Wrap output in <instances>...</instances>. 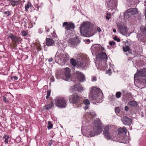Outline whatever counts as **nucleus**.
Masks as SVG:
<instances>
[{"label": "nucleus", "mask_w": 146, "mask_h": 146, "mask_svg": "<svg viewBox=\"0 0 146 146\" xmlns=\"http://www.w3.org/2000/svg\"><path fill=\"white\" fill-rule=\"evenodd\" d=\"M90 99L94 104L101 103L103 100V93L99 88L93 87L89 95Z\"/></svg>", "instance_id": "f257e3e1"}, {"label": "nucleus", "mask_w": 146, "mask_h": 146, "mask_svg": "<svg viewBox=\"0 0 146 146\" xmlns=\"http://www.w3.org/2000/svg\"><path fill=\"white\" fill-rule=\"evenodd\" d=\"M108 57L106 53L100 52L96 56V61L95 62L98 69H101L107 64Z\"/></svg>", "instance_id": "f03ea898"}, {"label": "nucleus", "mask_w": 146, "mask_h": 146, "mask_svg": "<svg viewBox=\"0 0 146 146\" xmlns=\"http://www.w3.org/2000/svg\"><path fill=\"white\" fill-rule=\"evenodd\" d=\"M102 125L101 122L100 121H96L95 122V127L94 128V132L91 131L90 132L89 135L92 137L102 133L104 127Z\"/></svg>", "instance_id": "7ed1b4c3"}, {"label": "nucleus", "mask_w": 146, "mask_h": 146, "mask_svg": "<svg viewBox=\"0 0 146 146\" xmlns=\"http://www.w3.org/2000/svg\"><path fill=\"white\" fill-rule=\"evenodd\" d=\"M140 79L144 84H146V68L141 69L138 72V73L135 74L134 79L137 78Z\"/></svg>", "instance_id": "20e7f679"}, {"label": "nucleus", "mask_w": 146, "mask_h": 146, "mask_svg": "<svg viewBox=\"0 0 146 146\" xmlns=\"http://www.w3.org/2000/svg\"><path fill=\"white\" fill-rule=\"evenodd\" d=\"M55 105L57 107L61 108H65L67 106V101L62 97H57L54 100Z\"/></svg>", "instance_id": "39448f33"}, {"label": "nucleus", "mask_w": 146, "mask_h": 146, "mask_svg": "<svg viewBox=\"0 0 146 146\" xmlns=\"http://www.w3.org/2000/svg\"><path fill=\"white\" fill-rule=\"evenodd\" d=\"M69 100L70 102L72 104H76V105L80 101H82V98L77 94L75 93L69 97Z\"/></svg>", "instance_id": "423d86ee"}, {"label": "nucleus", "mask_w": 146, "mask_h": 146, "mask_svg": "<svg viewBox=\"0 0 146 146\" xmlns=\"http://www.w3.org/2000/svg\"><path fill=\"white\" fill-rule=\"evenodd\" d=\"M90 24L89 22H86L82 23L80 27L81 33L88 34L90 30Z\"/></svg>", "instance_id": "0eeeda50"}, {"label": "nucleus", "mask_w": 146, "mask_h": 146, "mask_svg": "<svg viewBox=\"0 0 146 146\" xmlns=\"http://www.w3.org/2000/svg\"><path fill=\"white\" fill-rule=\"evenodd\" d=\"M106 6L109 8L111 9L116 7L117 5V0H106Z\"/></svg>", "instance_id": "6e6552de"}, {"label": "nucleus", "mask_w": 146, "mask_h": 146, "mask_svg": "<svg viewBox=\"0 0 146 146\" xmlns=\"http://www.w3.org/2000/svg\"><path fill=\"white\" fill-rule=\"evenodd\" d=\"M91 51L94 53H98L100 51H105V49L100 44H96L93 45L91 47Z\"/></svg>", "instance_id": "1a4fd4ad"}, {"label": "nucleus", "mask_w": 146, "mask_h": 146, "mask_svg": "<svg viewBox=\"0 0 146 146\" xmlns=\"http://www.w3.org/2000/svg\"><path fill=\"white\" fill-rule=\"evenodd\" d=\"M62 27H64L66 31H72L75 27V25L73 23L71 22H65L63 23Z\"/></svg>", "instance_id": "9d476101"}, {"label": "nucleus", "mask_w": 146, "mask_h": 146, "mask_svg": "<svg viewBox=\"0 0 146 146\" xmlns=\"http://www.w3.org/2000/svg\"><path fill=\"white\" fill-rule=\"evenodd\" d=\"M69 45L72 47H76L79 44L80 40L77 38L69 39L68 40Z\"/></svg>", "instance_id": "9b49d317"}, {"label": "nucleus", "mask_w": 146, "mask_h": 146, "mask_svg": "<svg viewBox=\"0 0 146 146\" xmlns=\"http://www.w3.org/2000/svg\"><path fill=\"white\" fill-rule=\"evenodd\" d=\"M8 37L11 38L13 42L15 44H19L22 41L21 37L16 36L11 33L8 34Z\"/></svg>", "instance_id": "f8f14e48"}, {"label": "nucleus", "mask_w": 146, "mask_h": 146, "mask_svg": "<svg viewBox=\"0 0 146 146\" xmlns=\"http://www.w3.org/2000/svg\"><path fill=\"white\" fill-rule=\"evenodd\" d=\"M109 126H106L104 128L103 134L104 137L106 139L110 140L111 139V137L109 131Z\"/></svg>", "instance_id": "ddd939ff"}, {"label": "nucleus", "mask_w": 146, "mask_h": 146, "mask_svg": "<svg viewBox=\"0 0 146 146\" xmlns=\"http://www.w3.org/2000/svg\"><path fill=\"white\" fill-rule=\"evenodd\" d=\"M115 140L117 142L124 143H126L128 142L127 137H125L124 135H120L119 136L117 135V139Z\"/></svg>", "instance_id": "4468645a"}, {"label": "nucleus", "mask_w": 146, "mask_h": 146, "mask_svg": "<svg viewBox=\"0 0 146 146\" xmlns=\"http://www.w3.org/2000/svg\"><path fill=\"white\" fill-rule=\"evenodd\" d=\"M76 75L77 78L79 81L83 82L85 80L84 76L81 72L76 71Z\"/></svg>", "instance_id": "2eb2a0df"}, {"label": "nucleus", "mask_w": 146, "mask_h": 146, "mask_svg": "<svg viewBox=\"0 0 146 146\" xmlns=\"http://www.w3.org/2000/svg\"><path fill=\"white\" fill-rule=\"evenodd\" d=\"M118 29L121 34L125 35H127L128 31L126 26L123 25L119 26L118 27Z\"/></svg>", "instance_id": "dca6fc26"}, {"label": "nucleus", "mask_w": 146, "mask_h": 146, "mask_svg": "<svg viewBox=\"0 0 146 146\" xmlns=\"http://www.w3.org/2000/svg\"><path fill=\"white\" fill-rule=\"evenodd\" d=\"M122 121L123 123L125 125H131L132 122L131 119L126 116L124 117L123 118Z\"/></svg>", "instance_id": "f3484780"}, {"label": "nucleus", "mask_w": 146, "mask_h": 146, "mask_svg": "<svg viewBox=\"0 0 146 146\" xmlns=\"http://www.w3.org/2000/svg\"><path fill=\"white\" fill-rule=\"evenodd\" d=\"M141 35L143 38L146 40V26H143L140 27Z\"/></svg>", "instance_id": "a211bd4d"}, {"label": "nucleus", "mask_w": 146, "mask_h": 146, "mask_svg": "<svg viewBox=\"0 0 146 146\" xmlns=\"http://www.w3.org/2000/svg\"><path fill=\"white\" fill-rule=\"evenodd\" d=\"M65 80L66 81H68L70 79L71 76L70 73V69L68 68H65Z\"/></svg>", "instance_id": "6ab92c4d"}, {"label": "nucleus", "mask_w": 146, "mask_h": 146, "mask_svg": "<svg viewBox=\"0 0 146 146\" xmlns=\"http://www.w3.org/2000/svg\"><path fill=\"white\" fill-rule=\"evenodd\" d=\"M59 58L62 59L64 61L68 60L69 59V56L67 53H61L58 55Z\"/></svg>", "instance_id": "aec40b11"}, {"label": "nucleus", "mask_w": 146, "mask_h": 146, "mask_svg": "<svg viewBox=\"0 0 146 146\" xmlns=\"http://www.w3.org/2000/svg\"><path fill=\"white\" fill-rule=\"evenodd\" d=\"M46 43L48 46H53L54 45V41L53 39L49 38H46Z\"/></svg>", "instance_id": "412c9836"}, {"label": "nucleus", "mask_w": 146, "mask_h": 146, "mask_svg": "<svg viewBox=\"0 0 146 146\" xmlns=\"http://www.w3.org/2000/svg\"><path fill=\"white\" fill-rule=\"evenodd\" d=\"M117 131L118 132V134L117 135L119 136L120 135H124V133H125L127 131V129L125 127L123 126L122 128L120 127L119 128Z\"/></svg>", "instance_id": "4be33fe9"}, {"label": "nucleus", "mask_w": 146, "mask_h": 146, "mask_svg": "<svg viewBox=\"0 0 146 146\" xmlns=\"http://www.w3.org/2000/svg\"><path fill=\"white\" fill-rule=\"evenodd\" d=\"M138 12L136 8L129 9L126 11V13L127 14L134 15L137 13Z\"/></svg>", "instance_id": "5701e85b"}, {"label": "nucleus", "mask_w": 146, "mask_h": 146, "mask_svg": "<svg viewBox=\"0 0 146 146\" xmlns=\"http://www.w3.org/2000/svg\"><path fill=\"white\" fill-rule=\"evenodd\" d=\"M32 7H33V6L31 3L29 1H28L25 5V11H27L29 9H31Z\"/></svg>", "instance_id": "b1692460"}, {"label": "nucleus", "mask_w": 146, "mask_h": 146, "mask_svg": "<svg viewBox=\"0 0 146 146\" xmlns=\"http://www.w3.org/2000/svg\"><path fill=\"white\" fill-rule=\"evenodd\" d=\"M86 62L84 60L78 61L77 63V65L78 67H82L85 66Z\"/></svg>", "instance_id": "393cba45"}, {"label": "nucleus", "mask_w": 146, "mask_h": 146, "mask_svg": "<svg viewBox=\"0 0 146 146\" xmlns=\"http://www.w3.org/2000/svg\"><path fill=\"white\" fill-rule=\"evenodd\" d=\"M127 105L128 106H130L132 107H135L137 105V104L136 102L134 100H132L129 102Z\"/></svg>", "instance_id": "a878e982"}, {"label": "nucleus", "mask_w": 146, "mask_h": 146, "mask_svg": "<svg viewBox=\"0 0 146 146\" xmlns=\"http://www.w3.org/2000/svg\"><path fill=\"white\" fill-rule=\"evenodd\" d=\"M9 1L13 7L17 6L20 4L19 2L18 1H16L15 0H9Z\"/></svg>", "instance_id": "bb28decb"}, {"label": "nucleus", "mask_w": 146, "mask_h": 146, "mask_svg": "<svg viewBox=\"0 0 146 146\" xmlns=\"http://www.w3.org/2000/svg\"><path fill=\"white\" fill-rule=\"evenodd\" d=\"M127 42V43H128V41L127 40L126 41V42H125V46H123V51L125 52L129 51V49H130L129 46L128 45H126V43Z\"/></svg>", "instance_id": "cd10ccee"}, {"label": "nucleus", "mask_w": 146, "mask_h": 146, "mask_svg": "<svg viewBox=\"0 0 146 146\" xmlns=\"http://www.w3.org/2000/svg\"><path fill=\"white\" fill-rule=\"evenodd\" d=\"M3 138L5 139L4 142L5 144H8L9 141V137L8 135L5 134L3 137Z\"/></svg>", "instance_id": "c85d7f7f"}, {"label": "nucleus", "mask_w": 146, "mask_h": 146, "mask_svg": "<svg viewBox=\"0 0 146 146\" xmlns=\"http://www.w3.org/2000/svg\"><path fill=\"white\" fill-rule=\"evenodd\" d=\"M54 106V104L52 102H51L50 103L45 106V108L46 110H48Z\"/></svg>", "instance_id": "c756f323"}, {"label": "nucleus", "mask_w": 146, "mask_h": 146, "mask_svg": "<svg viewBox=\"0 0 146 146\" xmlns=\"http://www.w3.org/2000/svg\"><path fill=\"white\" fill-rule=\"evenodd\" d=\"M70 64L74 66H76L77 65V63L76 60L73 58L70 59Z\"/></svg>", "instance_id": "7c9ffc66"}, {"label": "nucleus", "mask_w": 146, "mask_h": 146, "mask_svg": "<svg viewBox=\"0 0 146 146\" xmlns=\"http://www.w3.org/2000/svg\"><path fill=\"white\" fill-rule=\"evenodd\" d=\"M88 115H89L92 117H94L96 115V113L92 111L90 112H88L87 113Z\"/></svg>", "instance_id": "2f4dec72"}, {"label": "nucleus", "mask_w": 146, "mask_h": 146, "mask_svg": "<svg viewBox=\"0 0 146 146\" xmlns=\"http://www.w3.org/2000/svg\"><path fill=\"white\" fill-rule=\"evenodd\" d=\"M76 90L77 91H78L79 92H81L83 90V89L82 87L80 86H78L77 87H76Z\"/></svg>", "instance_id": "473e14b6"}, {"label": "nucleus", "mask_w": 146, "mask_h": 146, "mask_svg": "<svg viewBox=\"0 0 146 146\" xmlns=\"http://www.w3.org/2000/svg\"><path fill=\"white\" fill-rule=\"evenodd\" d=\"M53 127V124L51 123L50 121H48V122L47 128L48 129H50Z\"/></svg>", "instance_id": "72a5a7b5"}, {"label": "nucleus", "mask_w": 146, "mask_h": 146, "mask_svg": "<svg viewBox=\"0 0 146 146\" xmlns=\"http://www.w3.org/2000/svg\"><path fill=\"white\" fill-rule=\"evenodd\" d=\"M121 93L120 92H117L116 93L115 96L117 98L121 97Z\"/></svg>", "instance_id": "f704fd0d"}, {"label": "nucleus", "mask_w": 146, "mask_h": 146, "mask_svg": "<svg viewBox=\"0 0 146 146\" xmlns=\"http://www.w3.org/2000/svg\"><path fill=\"white\" fill-rule=\"evenodd\" d=\"M47 96L46 97V98L48 99L49 98L50 95L51 93V90H48L46 91Z\"/></svg>", "instance_id": "c9c22d12"}, {"label": "nucleus", "mask_w": 146, "mask_h": 146, "mask_svg": "<svg viewBox=\"0 0 146 146\" xmlns=\"http://www.w3.org/2000/svg\"><path fill=\"white\" fill-rule=\"evenodd\" d=\"M3 14H4V15H7V14L6 17L9 16L10 15H11L10 11L9 10H8L7 11H4L3 13Z\"/></svg>", "instance_id": "e433bc0d"}, {"label": "nucleus", "mask_w": 146, "mask_h": 146, "mask_svg": "<svg viewBox=\"0 0 146 146\" xmlns=\"http://www.w3.org/2000/svg\"><path fill=\"white\" fill-rule=\"evenodd\" d=\"M83 103L86 105H89L90 104L89 100L88 99L85 100L83 101Z\"/></svg>", "instance_id": "4c0bfd02"}, {"label": "nucleus", "mask_w": 146, "mask_h": 146, "mask_svg": "<svg viewBox=\"0 0 146 146\" xmlns=\"http://www.w3.org/2000/svg\"><path fill=\"white\" fill-rule=\"evenodd\" d=\"M109 44L111 46H113L116 44L115 42L113 41H110L109 42Z\"/></svg>", "instance_id": "58836bf2"}, {"label": "nucleus", "mask_w": 146, "mask_h": 146, "mask_svg": "<svg viewBox=\"0 0 146 146\" xmlns=\"http://www.w3.org/2000/svg\"><path fill=\"white\" fill-rule=\"evenodd\" d=\"M21 33H22V36H26L28 35L27 33L25 31H23L21 32Z\"/></svg>", "instance_id": "ea45409f"}, {"label": "nucleus", "mask_w": 146, "mask_h": 146, "mask_svg": "<svg viewBox=\"0 0 146 146\" xmlns=\"http://www.w3.org/2000/svg\"><path fill=\"white\" fill-rule=\"evenodd\" d=\"M45 32L47 33H48L50 31V28L47 26H45Z\"/></svg>", "instance_id": "a19ab883"}, {"label": "nucleus", "mask_w": 146, "mask_h": 146, "mask_svg": "<svg viewBox=\"0 0 146 146\" xmlns=\"http://www.w3.org/2000/svg\"><path fill=\"white\" fill-rule=\"evenodd\" d=\"M111 14L110 13H107V16L106 17V19L109 20L111 17Z\"/></svg>", "instance_id": "79ce46f5"}, {"label": "nucleus", "mask_w": 146, "mask_h": 146, "mask_svg": "<svg viewBox=\"0 0 146 146\" xmlns=\"http://www.w3.org/2000/svg\"><path fill=\"white\" fill-rule=\"evenodd\" d=\"M106 74H108L109 75H110L111 73V69H109L106 71Z\"/></svg>", "instance_id": "37998d69"}, {"label": "nucleus", "mask_w": 146, "mask_h": 146, "mask_svg": "<svg viewBox=\"0 0 146 146\" xmlns=\"http://www.w3.org/2000/svg\"><path fill=\"white\" fill-rule=\"evenodd\" d=\"M51 34L52 37L55 38L57 37V35L56 33L54 31H53L52 33H51Z\"/></svg>", "instance_id": "c03bdc74"}, {"label": "nucleus", "mask_w": 146, "mask_h": 146, "mask_svg": "<svg viewBox=\"0 0 146 146\" xmlns=\"http://www.w3.org/2000/svg\"><path fill=\"white\" fill-rule=\"evenodd\" d=\"M113 39L114 40L118 42H119L120 41V39L118 38V37L117 36L114 37Z\"/></svg>", "instance_id": "a18cd8bd"}, {"label": "nucleus", "mask_w": 146, "mask_h": 146, "mask_svg": "<svg viewBox=\"0 0 146 146\" xmlns=\"http://www.w3.org/2000/svg\"><path fill=\"white\" fill-rule=\"evenodd\" d=\"M115 112L119 113L120 111V110L119 107H116L115 109Z\"/></svg>", "instance_id": "49530a36"}, {"label": "nucleus", "mask_w": 146, "mask_h": 146, "mask_svg": "<svg viewBox=\"0 0 146 146\" xmlns=\"http://www.w3.org/2000/svg\"><path fill=\"white\" fill-rule=\"evenodd\" d=\"M36 49L38 51H39L42 49L41 46L40 45H38L37 46Z\"/></svg>", "instance_id": "de8ad7c7"}, {"label": "nucleus", "mask_w": 146, "mask_h": 146, "mask_svg": "<svg viewBox=\"0 0 146 146\" xmlns=\"http://www.w3.org/2000/svg\"><path fill=\"white\" fill-rule=\"evenodd\" d=\"M54 141L52 140H50L49 141L48 145L50 146H51L53 143L54 142Z\"/></svg>", "instance_id": "09e8293b"}, {"label": "nucleus", "mask_w": 146, "mask_h": 146, "mask_svg": "<svg viewBox=\"0 0 146 146\" xmlns=\"http://www.w3.org/2000/svg\"><path fill=\"white\" fill-rule=\"evenodd\" d=\"M38 31L39 33H42L43 32V30L42 28H40L38 29Z\"/></svg>", "instance_id": "8fccbe9b"}, {"label": "nucleus", "mask_w": 146, "mask_h": 146, "mask_svg": "<svg viewBox=\"0 0 146 146\" xmlns=\"http://www.w3.org/2000/svg\"><path fill=\"white\" fill-rule=\"evenodd\" d=\"M97 80L96 77L95 76H94L93 78L92 79V82H94V81H96Z\"/></svg>", "instance_id": "3c124183"}, {"label": "nucleus", "mask_w": 146, "mask_h": 146, "mask_svg": "<svg viewBox=\"0 0 146 146\" xmlns=\"http://www.w3.org/2000/svg\"><path fill=\"white\" fill-rule=\"evenodd\" d=\"M3 101L5 102H7L6 98L4 96H3Z\"/></svg>", "instance_id": "603ef678"}, {"label": "nucleus", "mask_w": 146, "mask_h": 146, "mask_svg": "<svg viewBox=\"0 0 146 146\" xmlns=\"http://www.w3.org/2000/svg\"><path fill=\"white\" fill-rule=\"evenodd\" d=\"M97 31L100 33L101 31L100 28V27H98L97 29Z\"/></svg>", "instance_id": "864d4df0"}, {"label": "nucleus", "mask_w": 146, "mask_h": 146, "mask_svg": "<svg viewBox=\"0 0 146 146\" xmlns=\"http://www.w3.org/2000/svg\"><path fill=\"white\" fill-rule=\"evenodd\" d=\"M129 109V107L127 106H125V111H128Z\"/></svg>", "instance_id": "5fc2aeb1"}, {"label": "nucleus", "mask_w": 146, "mask_h": 146, "mask_svg": "<svg viewBox=\"0 0 146 146\" xmlns=\"http://www.w3.org/2000/svg\"><path fill=\"white\" fill-rule=\"evenodd\" d=\"M48 61L49 62H51L53 60V58H50L48 59Z\"/></svg>", "instance_id": "6e6d98bb"}, {"label": "nucleus", "mask_w": 146, "mask_h": 146, "mask_svg": "<svg viewBox=\"0 0 146 146\" xmlns=\"http://www.w3.org/2000/svg\"><path fill=\"white\" fill-rule=\"evenodd\" d=\"M144 15L145 17V18L146 19V6L145 7V11L144 12Z\"/></svg>", "instance_id": "4d7b16f0"}, {"label": "nucleus", "mask_w": 146, "mask_h": 146, "mask_svg": "<svg viewBox=\"0 0 146 146\" xmlns=\"http://www.w3.org/2000/svg\"><path fill=\"white\" fill-rule=\"evenodd\" d=\"M13 77L16 80L18 79V78L16 76H13Z\"/></svg>", "instance_id": "13d9d810"}, {"label": "nucleus", "mask_w": 146, "mask_h": 146, "mask_svg": "<svg viewBox=\"0 0 146 146\" xmlns=\"http://www.w3.org/2000/svg\"><path fill=\"white\" fill-rule=\"evenodd\" d=\"M40 7V6H38V5H37L36 6V10L37 11H38V9H39Z\"/></svg>", "instance_id": "bf43d9fd"}, {"label": "nucleus", "mask_w": 146, "mask_h": 146, "mask_svg": "<svg viewBox=\"0 0 146 146\" xmlns=\"http://www.w3.org/2000/svg\"><path fill=\"white\" fill-rule=\"evenodd\" d=\"M113 31L114 33H115L116 32V30L115 29H113Z\"/></svg>", "instance_id": "052dcab7"}, {"label": "nucleus", "mask_w": 146, "mask_h": 146, "mask_svg": "<svg viewBox=\"0 0 146 146\" xmlns=\"http://www.w3.org/2000/svg\"><path fill=\"white\" fill-rule=\"evenodd\" d=\"M145 4H144V5L145 7H146V0H145Z\"/></svg>", "instance_id": "680f3d73"}, {"label": "nucleus", "mask_w": 146, "mask_h": 146, "mask_svg": "<svg viewBox=\"0 0 146 146\" xmlns=\"http://www.w3.org/2000/svg\"><path fill=\"white\" fill-rule=\"evenodd\" d=\"M74 87L73 86L72 88H71L70 89V90H71L72 88L73 89Z\"/></svg>", "instance_id": "e2e57ef3"}, {"label": "nucleus", "mask_w": 146, "mask_h": 146, "mask_svg": "<svg viewBox=\"0 0 146 146\" xmlns=\"http://www.w3.org/2000/svg\"><path fill=\"white\" fill-rule=\"evenodd\" d=\"M52 80H53V81H54V79H53Z\"/></svg>", "instance_id": "0e129e2a"}, {"label": "nucleus", "mask_w": 146, "mask_h": 146, "mask_svg": "<svg viewBox=\"0 0 146 146\" xmlns=\"http://www.w3.org/2000/svg\"><path fill=\"white\" fill-rule=\"evenodd\" d=\"M74 91V90H73V91H70L71 92H72Z\"/></svg>", "instance_id": "69168bd1"}, {"label": "nucleus", "mask_w": 146, "mask_h": 146, "mask_svg": "<svg viewBox=\"0 0 146 146\" xmlns=\"http://www.w3.org/2000/svg\"><path fill=\"white\" fill-rule=\"evenodd\" d=\"M86 109H88V108H86Z\"/></svg>", "instance_id": "338daca9"}, {"label": "nucleus", "mask_w": 146, "mask_h": 146, "mask_svg": "<svg viewBox=\"0 0 146 146\" xmlns=\"http://www.w3.org/2000/svg\"><path fill=\"white\" fill-rule=\"evenodd\" d=\"M2 0H0V2H1Z\"/></svg>", "instance_id": "774afa93"}]
</instances>
